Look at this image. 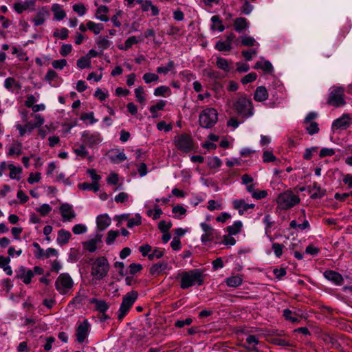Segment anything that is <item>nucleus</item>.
I'll return each instance as SVG.
<instances>
[{"label": "nucleus", "instance_id": "nucleus-1", "mask_svg": "<svg viewBox=\"0 0 352 352\" xmlns=\"http://www.w3.org/2000/svg\"><path fill=\"white\" fill-rule=\"evenodd\" d=\"M181 278L180 287L186 289L195 285H201L204 283L203 272L199 269L182 272L178 275Z\"/></svg>", "mask_w": 352, "mask_h": 352}, {"label": "nucleus", "instance_id": "nucleus-2", "mask_svg": "<svg viewBox=\"0 0 352 352\" xmlns=\"http://www.w3.org/2000/svg\"><path fill=\"white\" fill-rule=\"evenodd\" d=\"M218 121V112L216 109L208 107L199 116V124L204 129H211Z\"/></svg>", "mask_w": 352, "mask_h": 352}, {"label": "nucleus", "instance_id": "nucleus-3", "mask_svg": "<svg viewBox=\"0 0 352 352\" xmlns=\"http://www.w3.org/2000/svg\"><path fill=\"white\" fill-rule=\"evenodd\" d=\"M300 199L292 190H286L278 195L276 199L278 206L281 210H287L298 204Z\"/></svg>", "mask_w": 352, "mask_h": 352}, {"label": "nucleus", "instance_id": "nucleus-4", "mask_svg": "<svg viewBox=\"0 0 352 352\" xmlns=\"http://www.w3.org/2000/svg\"><path fill=\"white\" fill-rule=\"evenodd\" d=\"M109 263L104 256L97 258L92 264L91 274L97 280L104 278L108 274Z\"/></svg>", "mask_w": 352, "mask_h": 352}, {"label": "nucleus", "instance_id": "nucleus-5", "mask_svg": "<svg viewBox=\"0 0 352 352\" xmlns=\"http://www.w3.org/2000/svg\"><path fill=\"white\" fill-rule=\"evenodd\" d=\"M234 109L239 116L245 118H250L254 114L252 102L245 97L239 98L234 103Z\"/></svg>", "mask_w": 352, "mask_h": 352}, {"label": "nucleus", "instance_id": "nucleus-6", "mask_svg": "<svg viewBox=\"0 0 352 352\" xmlns=\"http://www.w3.org/2000/svg\"><path fill=\"white\" fill-rule=\"evenodd\" d=\"M138 297V293L132 290L123 296L122 301L118 310V318L122 320L129 312L131 307L136 301Z\"/></svg>", "mask_w": 352, "mask_h": 352}, {"label": "nucleus", "instance_id": "nucleus-7", "mask_svg": "<svg viewBox=\"0 0 352 352\" xmlns=\"http://www.w3.org/2000/svg\"><path fill=\"white\" fill-rule=\"evenodd\" d=\"M73 285V280L67 273L60 274L55 281L56 289L62 295L67 294Z\"/></svg>", "mask_w": 352, "mask_h": 352}, {"label": "nucleus", "instance_id": "nucleus-8", "mask_svg": "<svg viewBox=\"0 0 352 352\" xmlns=\"http://www.w3.org/2000/svg\"><path fill=\"white\" fill-rule=\"evenodd\" d=\"M344 89L342 87H333L330 89L329 96L327 100L329 104L339 107L345 104Z\"/></svg>", "mask_w": 352, "mask_h": 352}, {"label": "nucleus", "instance_id": "nucleus-9", "mask_svg": "<svg viewBox=\"0 0 352 352\" xmlns=\"http://www.w3.org/2000/svg\"><path fill=\"white\" fill-rule=\"evenodd\" d=\"M174 144L177 149L184 153H188L193 149L192 140L188 134L176 136L174 139Z\"/></svg>", "mask_w": 352, "mask_h": 352}, {"label": "nucleus", "instance_id": "nucleus-10", "mask_svg": "<svg viewBox=\"0 0 352 352\" xmlns=\"http://www.w3.org/2000/svg\"><path fill=\"white\" fill-rule=\"evenodd\" d=\"M351 117L350 114L344 113L340 118L336 119L331 124V131L336 133L338 131L347 129L351 125Z\"/></svg>", "mask_w": 352, "mask_h": 352}, {"label": "nucleus", "instance_id": "nucleus-11", "mask_svg": "<svg viewBox=\"0 0 352 352\" xmlns=\"http://www.w3.org/2000/svg\"><path fill=\"white\" fill-rule=\"evenodd\" d=\"M81 137L82 143L89 147L100 144L102 140L100 133L96 131H85Z\"/></svg>", "mask_w": 352, "mask_h": 352}, {"label": "nucleus", "instance_id": "nucleus-12", "mask_svg": "<svg viewBox=\"0 0 352 352\" xmlns=\"http://www.w3.org/2000/svg\"><path fill=\"white\" fill-rule=\"evenodd\" d=\"M90 331V324L87 320L80 322L76 329V340L78 342L82 343L85 341Z\"/></svg>", "mask_w": 352, "mask_h": 352}, {"label": "nucleus", "instance_id": "nucleus-13", "mask_svg": "<svg viewBox=\"0 0 352 352\" xmlns=\"http://www.w3.org/2000/svg\"><path fill=\"white\" fill-rule=\"evenodd\" d=\"M200 226L204 232L201 236V241L203 243L212 241L217 237V232L210 225L201 223Z\"/></svg>", "mask_w": 352, "mask_h": 352}, {"label": "nucleus", "instance_id": "nucleus-14", "mask_svg": "<svg viewBox=\"0 0 352 352\" xmlns=\"http://www.w3.org/2000/svg\"><path fill=\"white\" fill-rule=\"evenodd\" d=\"M102 236L101 233L97 232L93 238L82 243L83 248L89 252H94L98 248V245L102 243Z\"/></svg>", "mask_w": 352, "mask_h": 352}, {"label": "nucleus", "instance_id": "nucleus-15", "mask_svg": "<svg viewBox=\"0 0 352 352\" xmlns=\"http://www.w3.org/2000/svg\"><path fill=\"white\" fill-rule=\"evenodd\" d=\"M16 278L21 279L23 282L28 285L31 283L32 278L34 277V272L31 270H27L24 266H21L16 271Z\"/></svg>", "mask_w": 352, "mask_h": 352}, {"label": "nucleus", "instance_id": "nucleus-16", "mask_svg": "<svg viewBox=\"0 0 352 352\" xmlns=\"http://www.w3.org/2000/svg\"><path fill=\"white\" fill-rule=\"evenodd\" d=\"M136 3L140 6L142 12L151 11V16H156L160 13L159 8L153 4L152 1L148 0H136Z\"/></svg>", "mask_w": 352, "mask_h": 352}, {"label": "nucleus", "instance_id": "nucleus-17", "mask_svg": "<svg viewBox=\"0 0 352 352\" xmlns=\"http://www.w3.org/2000/svg\"><path fill=\"white\" fill-rule=\"evenodd\" d=\"M111 223V219L107 214H102L96 217V226L98 233L106 230Z\"/></svg>", "mask_w": 352, "mask_h": 352}, {"label": "nucleus", "instance_id": "nucleus-18", "mask_svg": "<svg viewBox=\"0 0 352 352\" xmlns=\"http://www.w3.org/2000/svg\"><path fill=\"white\" fill-rule=\"evenodd\" d=\"M35 0H25V1H17L14 4V10L18 13L21 14L28 9L34 10Z\"/></svg>", "mask_w": 352, "mask_h": 352}, {"label": "nucleus", "instance_id": "nucleus-19", "mask_svg": "<svg viewBox=\"0 0 352 352\" xmlns=\"http://www.w3.org/2000/svg\"><path fill=\"white\" fill-rule=\"evenodd\" d=\"M60 211L64 221H70L76 217L72 206L68 204H63L60 207Z\"/></svg>", "mask_w": 352, "mask_h": 352}, {"label": "nucleus", "instance_id": "nucleus-20", "mask_svg": "<svg viewBox=\"0 0 352 352\" xmlns=\"http://www.w3.org/2000/svg\"><path fill=\"white\" fill-rule=\"evenodd\" d=\"M324 276L328 280L336 285H341L344 282L342 276L333 270H327L324 272Z\"/></svg>", "mask_w": 352, "mask_h": 352}, {"label": "nucleus", "instance_id": "nucleus-21", "mask_svg": "<svg viewBox=\"0 0 352 352\" xmlns=\"http://www.w3.org/2000/svg\"><path fill=\"white\" fill-rule=\"evenodd\" d=\"M233 208L239 211L240 215H243L249 209L254 208V204H247L243 199H235L232 201Z\"/></svg>", "mask_w": 352, "mask_h": 352}, {"label": "nucleus", "instance_id": "nucleus-22", "mask_svg": "<svg viewBox=\"0 0 352 352\" xmlns=\"http://www.w3.org/2000/svg\"><path fill=\"white\" fill-rule=\"evenodd\" d=\"M216 65L219 69L226 73L230 72L233 69L232 61L221 56L217 57Z\"/></svg>", "mask_w": 352, "mask_h": 352}, {"label": "nucleus", "instance_id": "nucleus-23", "mask_svg": "<svg viewBox=\"0 0 352 352\" xmlns=\"http://www.w3.org/2000/svg\"><path fill=\"white\" fill-rule=\"evenodd\" d=\"M242 275L236 274L230 276L225 279V283L230 287H238L243 283Z\"/></svg>", "mask_w": 352, "mask_h": 352}, {"label": "nucleus", "instance_id": "nucleus-24", "mask_svg": "<svg viewBox=\"0 0 352 352\" xmlns=\"http://www.w3.org/2000/svg\"><path fill=\"white\" fill-rule=\"evenodd\" d=\"M249 25V21L244 17H238L234 21V30L238 33H241L248 29Z\"/></svg>", "mask_w": 352, "mask_h": 352}, {"label": "nucleus", "instance_id": "nucleus-25", "mask_svg": "<svg viewBox=\"0 0 352 352\" xmlns=\"http://www.w3.org/2000/svg\"><path fill=\"white\" fill-rule=\"evenodd\" d=\"M267 98L268 91L267 89L263 86L258 87L254 92V99L257 102H263Z\"/></svg>", "mask_w": 352, "mask_h": 352}, {"label": "nucleus", "instance_id": "nucleus-26", "mask_svg": "<svg viewBox=\"0 0 352 352\" xmlns=\"http://www.w3.org/2000/svg\"><path fill=\"white\" fill-rule=\"evenodd\" d=\"M109 8L106 6H99L96 11V18L101 21L107 22L109 20L107 13L109 12Z\"/></svg>", "mask_w": 352, "mask_h": 352}, {"label": "nucleus", "instance_id": "nucleus-27", "mask_svg": "<svg viewBox=\"0 0 352 352\" xmlns=\"http://www.w3.org/2000/svg\"><path fill=\"white\" fill-rule=\"evenodd\" d=\"M168 264L166 262H162L152 265L149 269V272L153 276H158L166 270Z\"/></svg>", "mask_w": 352, "mask_h": 352}, {"label": "nucleus", "instance_id": "nucleus-28", "mask_svg": "<svg viewBox=\"0 0 352 352\" xmlns=\"http://www.w3.org/2000/svg\"><path fill=\"white\" fill-rule=\"evenodd\" d=\"M72 237L71 233L64 229H61L58 232L57 243L59 245H64L68 243L69 239Z\"/></svg>", "mask_w": 352, "mask_h": 352}, {"label": "nucleus", "instance_id": "nucleus-29", "mask_svg": "<svg viewBox=\"0 0 352 352\" xmlns=\"http://www.w3.org/2000/svg\"><path fill=\"white\" fill-rule=\"evenodd\" d=\"M4 87L9 91L19 90L21 88V84L14 78H7L4 81Z\"/></svg>", "mask_w": 352, "mask_h": 352}, {"label": "nucleus", "instance_id": "nucleus-30", "mask_svg": "<svg viewBox=\"0 0 352 352\" xmlns=\"http://www.w3.org/2000/svg\"><path fill=\"white\" fill-rule=\"evenodd\" d=\"M8 168L10 170L9 176L12 179L20 180V175L22 173V168L20 166H16L13 164H9Z\"/></svg>", "mask_w": 352, "mask_h": 352}, {"label": "nucleus", "instance_id": "nucleus-31", "mask_svg": "<svg viewBox=\"0 0 352 352\" xmlns=\"http://www.w3.org/2000/svg\"><path fill=\"white\" fill-rule=\"evenodd\" d=\"M212 25L210 29L213 31L218 30L222 32L225 30V27L222 23V21L218 15H214L211 17Z\"/></svg>", "mask_w": 352, "mask_h": 352}, {"label": "nucleus", "instance_id": "nucleus-32", "mask_svg": "<svg viewBox=\"0 0 352 352\" xmlns=\"http://www.w3.org/2000/svg\"><path fill=\"white\" fill-rule=\"evenodd\" d=\"M52 11L54 13V19L57 21H60L63 19L66 16L65 12L58 3H54L52 5Z\"/></svg>", "mask_w": 352, "mask_h": 352}, {"label": "nucleus", "instance_id": "nucleus-33", "mask_svg": "<svg viewBox=\"0 0 352 352\" xmlns=\"http://www.w3.org/2000/svg\"><path fill=\"white\" fill-rule=\"evenodd\" d=\"M143 41L142 36L136 37L132 36L129 37L124 42V46H119V49L122 50H127L132 47L133 45L137 44L139 41Z\"/></svg>", "mask_w": 352, "mask_h": 352}, {"label": "nucleus", "instance_id": "nucleus-34", "mask_svg": "<svg viewBox=\"0 0 352 352\" xmlns=\"http://www.w3.org/2000/svg\"><path fill=\"white\" fill-rule=\"evenodd\" d=\"M21 153H22V144L19 142H14L10 146V148L8 149V152L7 153V156L11 157L14 155H19Z\"/></svg>", "mask_w": 352, "mask_h": 352}, {"label": "nucleus", "instance_id": "nucleus-35", "mask_svg": "<svg viewBox=\"0 0 352 352\" xmlns=\"http://www.w3.org/2000/svg\"><path fill=\"white\" fill-rule=\"evenodd\" d=\"M34 117L35 120L34 124H32L30 122L25 124V127L28 129L29 132H31L36 127L41 126L45 122L44 118L40 114H36Z\"/></svg>", "mask_w": 352, "mask_h": 352}, {"label": "nucleus", "instance_id": "nucleus-36", "mask_svg": "<svg viewBox=\"0 0 352 352\" xmlns=\"http://www.w3.org/2000/svg\"><path fill=\"white\" fill-rule=\"evenodd\" d=\"M48 12L42 8L36 15L35 18L32 20L34 25L38 26L44 23L46 16L48 15Z\"/></svg>", "mask_w": 352, "mask_h": 352}, {"label": "nucleus", "instance_id": "nucleus-37", "mask_svg": "<svg viewBox=\"0 0 352 352\" xmlns=\"http://www.w3.org/2000/svg\"><path fill=\"white\" fill-rule=\"evenodd\" d=\"M90 302L95 304L96 309L102 314L105 313V311L109 307V305L104 300H98L96 298H92L90 300Z\"/></svg>", "mask_w": 352, "mask_h": 352}, {"label": "nucleus", "instance_id": "nucleus-38", "mask_svg": "<svg viewBox=\"0 0 352 352\" xmlns=\"http://www.w3.org/2000/svg\"><path fill=\"white\" fill-rule=\"evenodd\" d=\"M78 186L81 190H93L94 192H98L100 189V185L98 182H93L91 184L83 182L78 184Z\"/></svg>", "mask_w": 352, "mask_h": 352}, {"label": "nucleus", "instance_id": "nucleus-39", "mask_svg": "<svg viewBox=\"0 0 352 352\" xmlns=\"http://www.w3.org/2000/svg\"><path fill=\"white\" fill-rule=\"evenodd\" d=\"M254 69H261L265 72H271L273 70V66L271 63L268 60L258 61L254 67Z\"/></svg>", "mask_w": 352, "mask_h": 352}, {"label": "nucleus", "instance_id": "nucleus-40", "mask_svg": "<svg viewBox=\"0 0 352 352\" xmlns=\"http://www.w3.org/2000/svg\"><path fill=\"white\" fill-rule=\"evenodd\" d=\"M243 224L241 221H234V223L227 228L230 235H235L241 232Z\"/></svg>", "mask_w": 352, "mask_h": 352}, {"label": "nucleus", "instance_id": "nucleus-41", "mask_svg": "<svg viewBox=\"0 0 352 352\" xmlns=\"http://www.w3.org/2000/svg\"><path fill=\"white\" fill-rule=\"evenodd\" d=\"M241 43L242 45L246 47L258 45V43L253 37L247 35H243L241 36Z\"/></svg>", "mask_w": 352, "mask_h": 352}, {"label": "nucleus", "instance_id": "nucleus-42", "mask_svg": "<svg viewBox=\"0 0 352 352\" xmlns=\"http://www.w3.org/2000/svg\"><path fill=\"white\" fill-rule=\"evenodd\" d=\"M134 92H135L136 100L139 103H140L142 104H144L146 98H145V93H144L143 87H138L135 88Z\"/></svg>", "mask_w": 352, "mask_h": 352}, {"label": "nucleus", "instance_id": "nucleus-43", "mask_svg": "<svg viewBox=\"0 0 352 352\" xmlns=\"http://www.w3.org/2000/svg\"><path fill=\"white\" fill-rule=\"evenodd\" d=\"M88 30L92 31L95 34H98L103 30V25L101 23H96L93 21L87 23Z\"/></svg>", "mask_w": 352, "mask_h": 352}, {"label": "nucleus", "instance_id": "nucleus-44", "mask_svg": "<svg viewBox=\"0 0 352 352\" xmlns=\"http://www.w3.org/2000/svg\"><path fill=\"white\" fill-rule=\"evenodd\" d=\"M77 67L81 69L91 67V60L86 56L80 57L76 63Z\"/></svg>", "mask_w": 352, "mask_h": 352}, {"label": "nucleus", "instance_id": "nucleus-45", "mask_svg": "<svg viewBox=\"0 0 352 352\" xmlns=\"http://www.w3.org/2000/svg\"><path fill=\"white\" fill-rule=\"evenodd\" d=\"M96 44L101 50H104L110 46L111 42L107 36H100L96 41Z\"/></svg>", "mask_w": 352, "mask_h": 352}, {"label": "nucleus", "instance_id": "nucleus-46", "mask_svg": "<svg viewBox=\"0 0 352 352\" xmlns=\"http://www.w3.org/2000/svg\"><path fill=\"white\" fill-rule=\"evenodd\" d=\"M305 129L309 135H313L319 132V126L318 124L316 122H311L308 124H306Z\"/></svg>", "mask_w": 352, "mask_h": 352}, {"label": "nucleus", "instance_id": "nucleus-47", "mask_svg": "<svg viewBox=\"0 0 352 352\" xmlns=\"http://www.w3.org/2000/svg\"><path fill=\"white\" fill-rule=\"evenodd\" d=\"M283 316L287 320L292 322V323H298L300 322L299 318L293 314L292 311L288 309L283 310Z\"/></svg>", "mask_w": 352, "mask_h": 352}, {"label": "nucleus", "instance_id": "nucleus-48", "mask_svg": "<svg viewBox=\"0 0 352 352\" xmlns=\"http://www.w3.org/2000/svg\"><path fill=\"white\" fill-rule=\"evenodd\" d=\"M214 48L219 52H229L232 50V45H228L225 41H219Z\"/></svg>", "mask_w": 352, "mask_h": 352}, {"label": "nucleus", "instance_id": "nucleus-49", "mask_svg": "<svg viewBox=\"0 0 352 352\" xmlns=\"http://www.w3.org/2000/svg\"><path fill=\"white\" fill-rule=\"evenodd\" d=\"M74 152L78 157H80L81 158H85L89 155L84 143L80 144L78 148H74Z\"/></svg>", "mask_w": 352, "mask_h": 352}, {"label": "nucleus", "instance_id": "nucleus-50", "mask_svg": "<svg viewBox=\"0 0 352 352\" xmlns=\"http://www.w3.org/2000/svg\"><path fill=\"white\" fill-rule=\"evenodd\" d=\"M175 63L173 60H169L166 67H157V72L158 74H166L168 72L174 69Z\"/></svg>", "mask_w": 352, "mask_h": 352}, {"label": "nucleus", "instance_id": "nucleus-51", "mask_svg": "<svg viewBox=\"0 0 352 352\" xmlns=\"http://www.w3.org/2000/svg\"><path fill=\"white\" fill-rule=\"evenodd\" d=\"M119 235L120 232L118 230H109L106 238V243L107 245L112 244Z\"/></svg>", "mask_w": 352, "mask_h": 352}, {"label": "nucleus", "instance_id": "nucleus-52", "mask_svg": "<svg viewBox=\"0 0 352 352\" xmlns=\"http://www.w3.org/2000/svg\"><path fill=\"white\" fill-rule=\"evenodd\" d=\"M41 215L47 216L52 210V207L47 204H43L35 209Z\"/></svg>", "mask_w": 352, "mask_h": 352}, {"label": "nucleus", "instance_id": "nucleus-53", "mask_svg": "<svg viewBox=\"0 0 352 352\" xmlns=\"http://www.w3.org/2000/svg\"><path fill=\"white\" fill-rule=\"evenodd\" d=\"M142 78L145 83L150 84L153 82L158 81L159 76L154 73H146L143 75Z\"/></svg>", "mask_w": 352, "mask_h": 352}, {"label": "nucleus", "instance_id": "nucleus-54", "mask_svg": "<svg viewBox=\"0 0 352 352\" xmlns=\"http://www.w3.org/2000/svg\"><path fill=\"white\" fill-rule=\"evenodd\" d=\"M167 93H170V89L168 87L165 85H162L154 90V95L155 96H164Z\"/></svg>", "mask_w": 352, "mask_h": 352}, {"label": "nucleus", "instance_id": "nucleus-55", "mask_svg": "<svg viewBox=\"0 0 352 352\" xmlns=\"http://www.w3.org/2000/svg\"><path fill=\"white\" fill-rule=\"evenodd\" d=\"M142 223V217L140 214H136L134 217L129 219L127 223V227L131 228L134 226L140 225Z\"/></svg>", "mask_w": 352, "mask_h": 352}, {"label": "nucleus", "instance_id": "nucleus-56", "mask_svg": "<svg viewBox=\"0 0 352 352\" xmlns=\"http://www.w3.org/2000/svg\"><path fill=\"white\" fill-rule=\"evenodd\" d=\"M33 246L36 248V250L34 251V256L39 259H45V250L42 249L40 246V245L34 242L33 243Z\"/></svg>", "mask_w": 352, "mask_h": 352}, {"label": "nucleus", "instance_id": "nucleus-57", "mask_svg": "<svg viewBox=\"0 0 352 352\" xmlns=\"http://www.w3.org/2000/svg\"><path fill=\"white\" fill-rule=\"evenodd\" d=\"M254 6L248 1H245L241 7V12L243 14L249 15L253 10Z\"/></svg>", "mask_w": 352, "mask_h": 352}, {"label": "nucleus", "instance_id": "nucleus-58", "mask_svg": "<svg viewBox=\"0 0 352 352\" xmlns=\"http://www.w3.org/2000/svg\"><path fill=\"white\" fill-rule=\"evenodd\" d=\"M313 194L311 197L313 198H320L323 197L325 194L324 190H322L319 186H318L316 183L313 185Z\"/></svg>", "mask_w": 352, "mask_h": 352}, {"label": "nucleus", "instance_id": "nucleus-59", "mask_svg": "<svg viewBox=\"0 0 352 352\" xmlns=\"http://www.w3.org/2000/svg\"><path fill=\"white\" fill-rule=\"evenodd\" d=\"M275 256L278 258L280 257L283 254V250L284 248V245L283 244H280L278 243H274L272 247Z\"/></svg>", "mask_w": 352, "mask_h": 352}, {"label": "nucleus", "instance_id": "nucleus-60", "mask_svg": "<svg viewBox=\"0 0 352 352\" xmlns=\"http://www.w3.org/2000/svg\"><path fill=\"white\" fill-rule=\"evenodd\" d=\"M73 10L80 16L85 15L87 12V9L82 3L74 4L73 6Z\"/></svg>", "mask_w": 352, "mask_h": 352}, {"label": "nucleus", "instance_id": "nucleus-61", "mask_svg": "<svg viewBox=\"0 0 352 352\" xmlns=\"http://www.w3.org/2000/svg\"><path fill=\"white\" fill-rule=\"evenodd\" d=\"M171 226H172V223L170 221H160L158 223V228L163 233L168 232V230L171 228Z\"/></svg>", "mask_w": 352, "mask_h": 352}, {"label": "nucleus", "instance_id": "nucleus-62", "mask_svg": "<svg viewBox=\"0 0 352 352\" xmlns=\"http://www.w3.org/2000/svg\"><path fill=\"white\" fill-rule=\"evenodd\" d=\"M111 160L113 163L118 164L126 160V156L124 152H120L119 153L112 155Z\"/></svg>", "mask_w": 352, "mask_h": 352}, {"label": "nucleus", "instance_id": "nucleus-63", "mask_svg": "<svg viewBox=\"0 0 352 352\" xmlns=\"http://www.w3.org/2000/svg\"><path fill=\"white\" fill-rule=\"evenodd\" d=\"M257 78V75L256 73L251 72L248 74L245 75L242 79L241 82L244 85L252 82L254 81Z\"/></svg>", "mask_w": 352, "mask_h": 352}, {"label": "nucleus", "instance_id": "nucleus-64", "mask_svg": "<svg viewBox=\"0 0 352 352\" xmlns=\"http://www.w3.org/2000/svg\"><path fill=\"white\" fill-rule=\"evenodd\" d=\"M65 59L55 60L52 63V67L56 69H62L67 65Z\"/></svg>", "mask_w": 352, "mask_h": 352}]
</instances>
